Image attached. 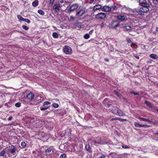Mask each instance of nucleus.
I'll return each mask as SVG.
<instances>
[{"instance_id":"53","label":"nucleus","mask_w":158,"mask_h":158,"mask_svg":"<svg viewBox=\"0 0 158 158\" xmlns=\"http://www.w3.org/2000/svg\"><path fill=\"white\" fill-rule=\"evenodd\" d=\"M12 119V116H10L8 119V120L9 121H11Z\"/></svg>"},{"instance_id":"43","label":"nucleus","mask_w":158,"mask_h":158,"mask_svg":"<svg viewBox=\"0 0 158 158\" xmlns=\"http://www.w3.org/2000/svg\"><path fill=\"white\" fill-rule=\"evenodd\" d=\"M50 104V102H47V101L45 102H44L43 106H45L46 105H47L49 104Z\"/></svg>"},{"instance_id":"24","label":"nucleus","mask_w":158,"mask_h":158,"mask_svg":"<svg viewBox=\"0 0 158 158\" xmlns=\"http://www.w3.org/2000/svg\"><path fill=\"white\" fill-rule=\"evenodd\" d=\"M39 2L37 0H35L32 3L33 6L36 7L38 5Z\"/></svg>"},{"instance_id":"4","label":"nucleus","mask_w":158,"mask_h":158,"mask_svg":"<svg viewBox=\"0 0 158 158\" xmlns=\"http://www.w3.org/2000/svg\"><path fill=\"white\" fill-rule=\"evenodd\" d=\"M63 52L66 54L69 55L72 52V50L69 46H65L63 48Z\"/></svg>"},{"instance_id":"61","label":"nucleus","mask_w":158,"mask_h":158,"mask_svg":"<svg viewBox=\"0 0 158 158\" xmlns=\"http://www.w3.org/2000/svg\"><path fill=\"white\" fill-rule=\"evenodd\" d=\"M156 135L158 136V131H157V132L156 133Z\"/></svg>"},{"instance_id":"2","label":"nucleus","mask_w":158,"mask_h":158,"mask_svg":"<svg viewBox=\"0 0 158 158\" xmlns=\"http://www.w3.org/2000/svg\"><path fill=\"white\" fill-rule=\"evenodd\" d=\"M5 149L6 151V154L8 156L12 157L13 155L15 156V152L17 150V148L15 146L11 145L5 148Z\"/></svg>"},{"instance_id":"15","label":"nucleus","mask_w":158,"mask_h":158,"mask_svg":"<svg viewBox=\"0 0 158 158\" xmlns=\"http://www.w3.org/2000/svg\"><path fill=\"white\" fill-rule=\"evenodd\" d=\"M102 10L103 11L108 12L110 10L111 8L109 6H105L103 7Z\"/></svg>"},{"instance_id":"59","label":"nucleus","mask_w":158,"mask_h":158,"mask_svg":"<svg viewBox=\"0 0 158 158\" xmlns=\"http://www.w3.org/2000/svg\"><path fill=\"white\" fill-rule=\"evenodd\" d=\"M105 60L106 61H107V62H108V61H109V59H106H106H105Z\"/></svg>"},{"instance_id":"34","label":"nucleus","mask_w":158,"mask_h":158,"mask_svg":"<svg viewBox=\"0 0 158 158\" xmlns=\"http://www.w3.org/2000/svg\"><path fill=\"white\" fill-rule=\"evenodd\" d=\"M18 18L20 21H23L24 18L22 17V16L20 15H17Z\"/></svg>"},{"instance_id":"49","label":"nucleus","mask_w":158,"mask_h":158,"mask_svg":"<svg viewBox=\"0 0 158 158\" xmlns=\"http://www.w3.org/2000/svg\"><path fill=\"white\" fill-rule=\"evenodd\" d=\"M74 19V17L73 16H70V21H73Z\"/></svg>"},{"instance_id":"12","label":"nucleus","mask_w":158,"mask_h":158,"mask_svg":"<svg viewBox=\"0 0 158 158\" xmlns=\"http://www.w3.org/2000/svg\"><path fill=\"white\" fill-rule=\"evenodd\" d=\"M91 141L93 143H94V144L97 146L98 144H105L104 143H101L100 142H97L96 141V139L95 138H92Z\"/></svg>"},{"instance_id":"42","label":"nucleus","mask_w":158,"mask_h":158,"mask_svg":"<svg viewBox=\"0 0 158 158\" xmlns=\"http://www.w3.org/2000/svg\"><path fill=\"white\" fill-rule=\"evenodd\" d=\"M126 41L128 43H130L132 42V41L131 39L129 38H127L126 39Z\"/></svg>"},{"instance_id":"25","label":"nucleus","mask_w":158,"mask_h":158,"mask_svg":"<svg viewBox=\"0 0 158 158\" xmlns=\"http://www.w3.org/2000/svg\"><path fill=\"white\" fill-rule=\"evenodd\" d=\"M114 93L118 98H121V95L120 94H119V92L117 91L116 90H114Z\"/></svg>"},{"instance_id":"27","label":"nucleus","mask_w":158,"mask_h":158,"mask_svg":"<svg viewBox=\"0 0 158 158\" xmlns=\"http://www.w3.org/2000/svg\"><path fill=\"white\" fill-rule=\"evenodd\" d=\"M114 101L110 100V101H108L107 103V107H110V106L113 103V102H114Z\"/></svg>"},{"instance_id":"58","label":"nucleus","mask_w":158,"mask_h":158,"mask_svg":"<svg viewBox=\"0 0 158 158\" xmlns=\"http://www.w3.org/2000/svg\"><path fill=\"white\" fill-rule=\"evenodd\" d=\"M60 3H63L64 2V1L63 0H60Z\"/></svg>"},{"instance_id":"37","label":"nucleus","mask_w":158,"mask_h":158,"mask_svg":"<svg viewBox=\"0 0 158 158\" xmlns=\"http://www.w3.org/2000/svg\"><path fill=\"white\" fill-rule=\"evenodd\" d=\"M21 104L20 102H17L15 104V106L16 107H19L21 106Z\"/></svg>"},{"instance_id":"64","label":"nucleus","mask_w":158,"mask_h":158,"mask_svg":"<svg viewBox=\"0 0 158 158\" xmlns=\"http://www.w3.org/2000/svg\"><path fill=\"white\" fill-rule=\"evenodd\" d=\"M77 147V146L76 145L75 146H74V148L75 149H76V148H76V147Z\"/></svg>"},{"instance_id":"50","label":"nucleus","mask_w":158,"mask_h":158,"mask_svg":"<svg viewBox=\"0 0 158 158\" xmlns=\"http://www.w3.org/2000/svg\"><path fill=\"white\" fill-rule=\"evenodd\" d=\"M134 56L137 59L139 60V56L137 55H134Z\"/></svg>"},{"instance_id":"18","label":"nucleus","mask_w":158,"mask_h":158,"mask_svg":"<svg viewBox=\"0 0 158 158\" xmlns=\"http://www.w3.org/2000/svg\"><path fill=\"white\" fill-rule=\"evenodd\" d=\"M27 99H34V94L32 92L29 93L27 95Z\"/></svg>"},{"instance_id":"41","label":"nucleus","mask_w":158,"mask_h":158,"mask_svg":"<svg viewBox=\"0 0 158 158\" xmlns=\"http://www.w3.org/2000/svg\"><path fill=\"white\" fill-rule=\"evenodd\" d=\"M66 157V155L65 154H61L60 156V158H64Z\"/></svg>"},{"instance_id":"11","label":"nucleus","mask_w":158,"mask_h":158,"mask_svg":"<svg viewBox=\"0 0 158 158\" xmlns=\"http://www.w3.org/2000/svg\"><path fill=\"white\" fill-rule=\"evenodd\" d=\"M130 93L132 96H135L137 98L139 96L140 93H141V92H137L134 91H130Z\"/></svg>"},{"instance_id":"35","label":"nucleus","mask_w":158,"mask_h":158,"mask_svg":"<svg viewBox=\"0 0 158 158\" xmlns=\"http://www.w3.org/2000/svg\"><path fill=\"white\" fill-rule=\"evenodd\" d=\"M22 28L26 31H27L28 30L29 28L25 25H23L22 26Z\"/></svg>"},{"instance_id":"60","label":"nucleus","mask_w":158,"mask_h":158,"mask_svg":"<svg viewBox=\"0 0 158 158\" xmlns=\"http://www.w3.org/2000/svg\"><path fill=\"white\" fill-rule=\"evenodd\" d=\"M92 2H94V0H89Z\"/></svg>"},{"instance_id":"46","label":"nucleus","mask_w":158,"mask_h":158,"mask_svg":"<svg viewBox=\"0 0 158 158\" xmlns=\"http://www.w3.org/2000/svg\"><path fill=\"white\" fill-rule=\"evenodd\" d=\"M54 0H50L49 5L50 6H51L52 5Z\"/></svg>"},{"instance_id":"62","label":"nucleus","mask_w":158,"mask_h":158,"mask_svg":"<svg viewBox=\"0 0 158 158\" xmlns=\"http://www.w3.org/2000/svg\"><path fill=\"white\" fill-rule=\"evenodd\" d=\"M152 61H148V63H152V62H151Z\"/></svg>"},{"instance_id":"39","label":"nucleus","mask_w":158,"mask_h":158,"mask_svg":"<svg viewBox=\"0 0 158 158\" xmlns=\"http://www.w3.org/2000/svg\"><path fill=\"white\" fill-rule=\"evenodd\" d=\"M153 3L156 5H158V0H153Z\"/></svg>"},{"instance_id":"26","label":"nucleus","mask_w":158,"mask_h":158,"mask_svg":"<svg viewBox=\"0 0 158 158\" xmlns=\"http://www.w3.org/2000/svg\"><path fill=\"white\" fill-rule=\"evenodd\" d=\"M52 36L54 38H57L58 37V34L56 32H54L52 34Z\"/></svg>"},{"instance_id":"28","label":"nucleus","mask_w":158,"mask_h":158,"mask_svg":"<svg viewBox=\"0 0 158 158\" xmlns=\"http://www.w3.org/2000/svg\"><path fill=\"white\" fill-rule=\"evenodd\" d=\"M131 29V27L129 26H126L124 27V29L125 31H128L130 30Z\"/></svg>"},{"instance_id":"40","label":"nucleus","mask_w":158,"mask_h":158,"mask_svg":"<svg viewBox=\"0 0 158 158\" xmlns=\"http://www.w3.org/2000/svg\"><path fill=\"white\" fill-rule=\"evenodd\" d=\"M122 147L123 148H130V147L129 146H128L126 145H123L122 146Z\"/></svg>"},{"instance_id":"36","label":"nucleus","mask_w":158,"mask_h":158,"mask_svg":"<svg viewBox=\"0 0 158 158\" xmlns=\"http://www.w3.org/2000/svg\"><path fill=\"white\" fill-rule=\"evenodd\" d=\"M23 21H24L26 22L27 23H30L31 22L28 19H24L23 20Z\"/></svg>"},{"instance_id":"45","label":"nucleus","mask_w":158,"mask_h":158,"mask_svg":"<svg viewBox=\"0 0 158 158\" xmlns=\"http://www.w3.org/2000/svg\"><path fill=\"white\" fill-rule=\"evenodd\" d=\"M118 120H119L120 121H122V122L125 121L126 120V119H121L120 118H118Z\"/></svg>"},{"instance_id":"6","label":"nucleus","mask_w":158,"mask_h":158,"mask_svg":"<svg viewBox=\"0 0 158 158\" xmlns=\"http://www.w3.org/2000/svg\"><path fill=\"white\" fill-rule=\"evenodd\" d=\"M106 14L103 13H99L96 15V17L97 18L104 19L106 17Z\"/></svg>"},{"instance_id":"55","label":"nucleus","mask_w":158,"mask_h":158,"mask_svg":"<svg viewBox=\"0 0 158 158\" xmlns=\"http://www.w3.org/2000/svg\"><path fill=\"white\" fill-rule=\"evenodd\" d=\"M112 8L113 10H116L117 9V7L116 6H114L112 7Z\"/></svg>"},{"instance_id":"51","label":"nucleus","mask_w":158,"mask_h":158,"mask_svg":"<svg viewBox=\"0 0 158 158\" xmlns=\"http://www.w3.org/2000/svg\"><path fill=\"white\" fill-rule=\"evenodd\" d=\"M47 158H54V157L52 155H49Z\"/></svg>"},{"instance_id":"7","label":"nucleus","mask_w":158,"mask_h":158,"mask_svg":"<svg viewBox=\"0 0 158 158\" xmlns=\"http://www.w3.org/2000/svg\"><path fill=\"white\" fill-rule=\"evenodd\" d=\"M111 25L113 28H115L119 25V23L118 21H113L111 23Z\"/></svg>"},{"instance_id":"3","label":"nucleus","mask_w":158,"mask_h":158,"mask_svg":"<svg viewBox=\"0 0 158 158\" xmlns=\"http://www.w3.org/2000/svg\"><path fill=\"white\" fill-rule=\"evenodd\" d=\"M111 107L110 110L113 113L119 116L124 115V113L117 106H112Z\"/></svg>"},{"instance_id":"5","label":"nucleus","mask_w":158,"mask_h":158,"mask_svg":"<svg viewBox=\"0 0 158 158\" xmlns=\"http://www.w3.org/2000/svg\"><path fill=\"white\" fill-rule=\"evenodd\" d=\"M78 6L79 5L77 4H73L70 6L69 9L68 10V11L67 12V13H70L71 12L74 11L78 8Z\"/></svg>"},{"instance_id":"20","label":"nucleus","mask_w":158,"mask_h":158,"mask_svg":"<svg viewBox=\"0 0 158 158\" xmlns=\"http://www.w3.org/2000/svg\"><path fill=\"white\" fill-rule=\"evenodd\" d=\"M84 13V10L81 9L77 12L76 15L77 16H82Z\"/></svg>"},{"instance_id":"47","label":"nucleus","mask_w":158,"mask_h":158,"mask_svg":"<svg viewBox=\"0 0 158 158\" xmlns=\"http://www.w3.org/2000/svg\"><path fill=\"white\" fill-rule=\"evenodd\" d=\"M137 45L134 43H132L131 44V48H132L133 47H135V46H136Z\"/></svg>"},{"instance_id":"32","label":"nucleus","mask_w":158,"mask_h":158,"mask_svg":"<svg viewBox=\"0 0 158 158\" xmlns=\"http://www.w3.org/2000/svg\"><path fill=\"white\" fill-rule=\"evenodd\" d=\"M52 147H50L49 148H48L47 149H46L45 151L46 153H50L52 150Z\"/></svg>"},{"instance_id":"57","label":"nucleus","mask_w":158,"mask_h":158,"mask_svg":"<svg viewBox=\"0 0 158 158\" xmlns=\"http://www.w3.org/2000/svg\"><path fill=\"white\" fill-rule=\"evenodd\" d=\"M108 99H105L103 101V102L104 103H106L107 102V101Z\"/></svg>"},{"instance_id":"8","label":"nucleus","mask_w":158,"mask_h":158,"mask_svg":"<svg viewBox=\"0 0 158 158\" xmlns=\"http://www.w3.org/2000/svg\"><path fill=\"white\" fill-rule=\"evenodd\" d=\"M148 0H139V5L140 6L149 4L148 3Z\"/></svg>"},{"instance_id":"56","label":"nucleus","mask_w":158,"mask_h":158,"mask_svg":"<svg viewBox=\"0 0 158 158\" xmlns=\"http://www.w3.org/2000/svg\"><path fill=\"white\" fill-rule=\"evenodd\" d=\"M93 31V30H92L90 31L89 32V34H91Z\"/></svg>"},{"instance_id":"31","label":"nucleus","mask_w":158,"mask_h":158,"mask_svg":"<svg viewBox=\"0 0 158 158\" xmlns=\"http://www.w3.org/2000/svg\"><path fill=\"white\" fill-rule=\"evenodd\" d=\"M38 13L40 15H43L44 14V12L41 9H39L38 10Z\"/></svg>"},{"instance_id":"52","label":"nucleus","mask_w":158,"mask_h":158,"mask_svg":"<svg viewBox=\"0 0 158 158\" xmlns=\"http://www.w3.org/2000/svg\"><path fill=\"white\" fill-rule=\"evenodd\" d=\"M98 158H106V156L104 155H102Z\"/></svg>"},{"instance_id":"19","label":"nucleus","mask_w":158,"mask_h":158,"mask_svg":"<svg viewBox=\"0 0 158 158\" xmlns=\"http://www.w3.org/2000/svg\"><path fill=\"white\" fill-rule=\"evenodd\" d=\"M102 6L101 5L98 4L96 5L94 7V10L96 11L97 10L102 9Z\"/></svg>"},{"instance_id":"38","label":"nucleus","mask_w":158,"mask_h":158,"mask_svg":"<svg viewBox=\"0 0 158 158\" xmlns=\"http://www.w3.org/2000/svg\"><path fill=\"white\" fill-rule=\"evenodd\" d=\"M52 106L55 108H57L59 107V105L56 103H53L52 104Z\"/></svg>"},{"instance_id":"54","label":"nucleus","mask_w":158,"mask_h":158,"mask_svg":"<svg viewBox=\"0 0 158 158\" xmlns=\"http://www.w3.org/2000/svg\"><path fill=\"white\" fill-rule=\"evenodd\" d=\"M117 119H118V118H112V119H110V121H113V120H117Z\"/></svg>"},{"instance_id":"22","label":"nucleus","mask_w":158,"mask_h":158,"mask_svg":"<svg viewBox=\"0 0 158 158\" xmlns=\"http://www.w3.org/2000/svg\"><path fill=\"white\" fill-rule=\"evenodd\" d=\"M150 57L153 59H156L158 58V56L157 54H151L150 56Z\"/></svg>"},{"instance_id":"44","label":"nucleus","mask_w":158,"mask_h":158,"mask_svg":"<svg viewBox=\"0 0 158 158\" xmlns=\"http://www.w3.org/2000/svg\"><path fill=\"white\" fill-rule=\"evenodd\" d=\"M26 143L24 142H22L21 143V145L23 147H25Z\"/></svg>"},{"instance_id":"13","label":"nucleus","mask_w":158,"mask_h":158,"mask_svg":"<svg viewBox=\"0 0 158 158\" xmlns=\"http://www.w3.org/2000/svg\"><path fill=\"white\" fill-rule=\"evenodd\" d=\"M46 127L50 130H52L53 128V124L51 123H48L46 124Z\"/></svg>"},{"instance_id":"10","label":"nucleus","mask_w":158,"mask_h":158,"mask_svg":"<svg viewBox=\"0 0 158 158\" xmlns=\"http://www.w3.org/2000/svg\"><path fill=\"white\" fill-rule=\"evenodd\" d=\"M135 126L137 127H150L149 126L147 125L146 124H140L139 123L135 122L134 123Z\"/></svg>"},{"instance_id":"48","label":"nucleus","mask_w":158,"mask_h":158,"mask_svg":"<svg viewBox=\"0 0 158 158\" xmlns=\"http://www.w3.org/2000/svg\"><path fill=\"white\" fill-rule=\"evenodd\" d=\"M93 156L91 154L90 155H89L88 156H87L86 158H92Z\"/></svg>"},{"instance_id":"23","label":"nucleus","mask_w":158,"mask_h":158,"mask_svg":"<svg viewBox=\"0 0 158 158\" xmlns=\"http://www.w3.org/2000/svg\"><path fill=\"white\" fill-rule=\"evenodd\" d=\"M145 103L146 105L149 106L150 108H152L153 107V105L150 102L146 101L145 102Z\"/></svg>"},{"instance_id":"16","label":"nucleus","mask_w":158,"mask_h":158,"mask_svg":"<svg viewBox=\"0 0 158 158\" xmlns=\"http://www.w3.org/2000/svg\"><path fill=\"white\" fill-rule=\"evenodd\" d=\"M32 99H23L21 101V102L24 104H31V100Z\"/></svg>"},{"instance_id":"29","label":"nucleus","mask_w":158,"mask_h":158,"mask_svg":"<svg viewBox=\"0 0 158 158\" xmlns=\"http://www.w3.org/2000/svg\"><path fill=\"white\" fill-rule=\"evenodd\" d=\"M139 119H140V120H142V121H147V122H151V121L149 120V119H146V118H142V117H139Z\"/></svg>"},{"instance_id":"17","label":"nucleus","mask_w":158,"mask_h":158,"mask_svg":"<svg viewBox=\"0 0 158 158\" xmlns=\"http://www.w3.org/2000/svg\"><path fill=\"white\" fill-rule=\"evenodd\" d=\"M117 18L122 21L126 20V17L124 15H118L117 16Z\"/></svg>"},{"instance_id":"1","label":"nucleus","mask_w":158,"mask_h":158,"mask_svg":"<svg viewBox=\"0 0 158 158\" xmlns=\"http://www.w3.org/2000/svg\"><path fill=\"white\" fill-rule=\"evenodd\" d=\"M141 7L138 8L136 10L137 13L141 15H144V14L148 12L149 10V4L141 6Z\"/></svg>"},{"instance_id":"33","label":"nucleus","mask_w":158,"mask_h":158,"mask_svg":"<svg viewBox=\"0 0 158 158\" xmlns=\"http://www.w3.org/2000/svg\"><path fill=\"white\" fill-rule=\"evenodd\" d=\"M90 37V36L89 34H86L84 35V38L85 39H88Z\"/></svg>"},{"instance_id":"21","label":"nucleus","mask_w":158,"mask_h":158,"mask_svg":"<svg viewBox=\"0 0 158 158\" xmlns=\"http://www.w3.org/2000/svg\"><path fill=\"white\" fill-rule=\"evenodd\" d=\"M86 149L90 153H92V150L89 144L86 145L85 146Z\"/></svg>"},{"instance_id":"63","label":"nucleus","mask_w":158,"mask_h":158,"mask_svg":"<svg viewBox=\"0 0 158 158\" xmlns=\"http://www.w3.org/2000/svg\"><path fill=\"white\" fill-rule=\"evenodd\" d=\"M156 31H158V27L156 28Z\"/></svg>"},{"instance_id":"30","label":"nucleus","mask_w":158,"mask_h":158,"mask_svg":"<svg viewBox=\"0 0 158 158\" xmlns=\"http://www.w3.org/2000/svg\"><path fill=\"white\" fill-rule=\"evenodd\" d=\"M49 106H43V107H41L40 108V109L41 110H45L48 109Z\"/></svg>"},{"instance_id":"9","label":"nucleus","mask_w":158,"mask_h":158,"mask_svg":"<svg viewBox=\"0 0 158 158\" xmlns=\"http://www.w3.org/2000/svg\"><path fill=\"white\" fill-rule=\"evenodd\" d=\"M62 6L60 5L59 4L56 3L55 4L53 7V9H55V11L56 12L59 11L60 10L59 8L61 7Z\"/></svg>"},{"instance_id":"14","label":"nucleus","mask_w":158,"mask_h":158,"mask_svg":"<svg viewBox=\"0 0 158 158\" xmlns=\"http://www.w3.org/2000/svg\"><path fill=\"white\" fill-rule=\"evenodd\" d=\"M6 154V151L5 149V148L1 151H0V156L2 157L6 156L5 154Z\"/></svg>"}]
</instances>
